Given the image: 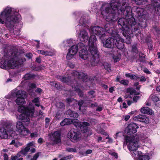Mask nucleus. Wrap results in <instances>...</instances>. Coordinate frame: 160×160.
I'll use <instances>...</instances> for the list:
<instances>
[{
  "label": "nucleus",
  "instance_id": "obj_1",
  "mask_svg": "<svg viewBox=\"0 0 160 160\" xmlns=\"http://www.w3.org/2000/svg\"><path fill=\"white\" fill-rule=\"evenodd\" d=\"M100 10L103 18L109 22H116L119 14H123L125 16V18H120L118 23L122 27V34L126 38L125 42L130 44V36L135 34L138 29L135 28L137 23L132 16V10L129 5L128 0H112L109 3L103 4Z\"/></svg>",
  "mask_w": 160,
  "mask_h": 160
},
{
  "label": "nucleus",
  "instance_id": "obj_2",
  "mask_svg": "<svg viewBox=\"0 0 160 160\" xmlns=\"http://www.w3.org/2000/svg\"><path fill=\"white\" fill-rule=\"evenodd\" d=\"M21 18L18 12L10 7H7L0 13V23L4 24L11 32Z\"/></svg>",
  "mask_w": 160,
  "mask_h": 160
},
{
  "label": "nucleus",
  "instance_id": "obj_3",
  "mask_svg": "<svg viewBox=\"0 0 160 160\" xmlns=\"http://www.w3.org/2000/svg\"><path fill=\"white\" fill-rule=\"evenodd\" d=\"M110 26L109 24H107L104 28L106 32L110 34L112 38H108L105 40L102 39L101 41L103 46L107 48H111L115 45L118 49H123L124 40L121 38L115 28L113 27L110 28Z\"/></svg>",
  "mask_w": 160,
  "mask_h": 160
},
{
  "label": "nucleus",
  "instance_id": "obj_4",
  "mask_svg": "<svg viewBox=\"0 0 160 160\" xmlns=\"http://www.w3.org/2000/svg\"><path fill=\"white\" fill-rule=\"evenodd\" d=\"M24 60L12 51L5 52L0 62V68L4 69H13L21 65Z\"/></svg>",
  "mask_w": 160,
  "mask_h": 160
},
{
  "label": "nucleus",
  "instance_id": "obj_5",
  "mask_svg": "<svg viewBox=\"0 0 160 160\" xmlns=\"http://www.w3.org/2000/svg\"><path fill=\"white\" fill-rule=\"evenodd\" d=\"M90 36L89 39L90 50L91 53H94L96 57H98L97 54V39L96 35L98 36L101 40L104 38L106 36L105 28L98 26L91 27L89 30Z\"/></svg>",
  "mask_w": 160,
  "mask_h": 160
},
{
  "label": "nucleus",
  "instance_id": "obj_6",
  "mask_svg": "<svg viewBox=\"0 0 160 160\" xmlns=\"http://www.w3.org/2000/svg\"><path fill=\"white\" fill-rule=\"evenodd\" d=\"M88 50L89 52V53L88 51V47L87 45L82 42L78 43L79 47V56L82 59L85 60L88 59V61L90 62L91 66L94 67L97 66L99 62V52L97 48V54L98 57H96L94 53H91L90 50V46L89 44Z\"/></svg>",
  "mask_w": 160,
  "mask_h": 160
},
{
  "label": "nucleus",
  "instance_id": "obj_7",
  "mask_svg": "<svg viewBox=\"0 0 160 160\" xmlns=\"http://www.w3.org/2000/svg\"><path fill=\"white\" fill-rule=\"evenodd\" d=\"M34 110V106L32 103H30L28 107H27L24 106H19L18 108V111L22 113L19 115H16V118L17 119L22 121V122H26V124L28 125L30 122L29 116H33Z\"/></svg>",
  "mask_w": 160,
  "mask_h": 160
},
{
  "label": "nucleus",
  "instance_id": "obj_8",
  "mask_svg": "<svg viewBox=\"0 0 160 160\" xmlns=\"http://www.w3.org/2000/svg\"><path fill=\"white\" fill-rule=\"evenodd\" d=\"M85 16H82L79 20V24L76 27V30L80 41L87 42L89 41V36L88 32L83 28L86 26L87 21Z\"/></svg>",
  "mask_w": 160,
  "mask_h": 160
},
{
  "label": "nucleus",
  "instance_id": "obj_9",
  "mask_svg": "<svg viewBox=\"0 0 160 160\" xmlns=\"http://www.w3.org/2000/svg\"><path fill=\"white\" fill-rule=\"evenodd\" d=\"M72 123L77 128L81 129L82 132L86 133L87 136L89 135L90 129L88 126H89L90 124L88 122H84L81 123L77 119L65 118L60 123V124L61 126H64Z\"/></svg>",
  "mask_w": 160,
  "mask_h": 160
},
{
  "label": "nucleus",
  "instance_id": "obj_10",
  "mask_svg": "<svg viewBox=\"0 0 160 160\" xmlns=\"http://www.w3.org/2000/svg\"><path fill=\"white\" fill-rule=\"evenodd\" d=\"M125 140L126 144H128V148L133 157H136L138 155L139 153H140L137 150L139 146L138 143L139 138L138 136H127L125 137Z\"/></svg>",
  "mask_w": 160,
  "mask_h": 160
},
{
  "label": "nucleus",
  "instance_id": "obj_11",
  "mask_svg": "<svg viewBox=\"0 0 160 160\" xmlns=\"http://www.w3.org/2000/svg\"><path fill=\"white\" fill-rule=\"evenodd\" d=\"M69 77L70 76H57V78L62 82L67 83L68 84H69L71 82H73V83L75 84V85L71 84L72 87L73 89L72 91L76 92L78 93V94L80 97H82L83 95V93L78 88L77 85L78 84L77 82L75 80L72 81L73 79L72 78L71 79H70V78H69ZM71 84H72L71 83Z\"/></svg>",
  "mask_w": 160,
  "mask_h": 160
},
{
  "label": "nucleus",
  "instance_id": "obj_12",
  "mask_svg": "<svg viewBox=\"0 0 160 160\" xmlns=\"http://www.w3.org/2000/svg\"><path fill=\"white\" fill-rule=\"evenodd\" d=\"M51 142L46 143L47 146L49 148L56 144L60 143L61 142V133L59 131H56L49 134Z\"/></svg>",
  "mask_w": 160,
  "mask_h": 160
},
{
  "label": "nucleus",
  "instance_id": "obj_13",
  "mask_svg": "<svg viewBox=\"0 0 160 160\" xmlns=\"http://www.w3.org/2000/svg\"><path fill=\"white\" fill-rule=\"evenodd\" d=\"M24 92L21 90H18L17 89H15L12 91V96L17 97L15 100V102L17 104L22 105L24 104L25 101L23 97Z\"/></svg>",
  "mask_w": 160,
  "mask_h": 160
},
{
  "label": "nucleus",
  "instance_id": "obj_14",
  "mask_svg": "<svg viewBox=\"0 0 160 160\" xmlns=\"http://www.w3.org/2000/svg\"><path fill=\"white\" fill-rule=\"evenodd\" d=\"M16 127L17 130L20 135L26 136L30 132L24 126L22 122L18 121Z\"/></svg>",
  "mask_w": 160,
  "mask_h": 160
},
{
  "label": "nucleus",
  "instance_id": "obj_15",
  "mask_svg": "<svg viewBox=\"0 0 160 160\" xmlns=\"http://www.w3.org/2000/svg\"><path fill=\"white\" fill-rule=\"evenodd\" d=\"M67 136L72 142H77L81 137L80 132L74 129H72L70 130L68 133Z\"/></svg>",
  "mask_w": 160,
  "mask_h": 160
},
{
  "label": "nucleus",
  "instance_id": "obj_16",
  "mask_svg": "<svg viewBox=\"0 0 160 160\" xmlns=\"http://www.w3.org/2000/svg\"><path fill=\"white\" fill-rule=\"evenodd\" d=\"M78 50H79L78 43L77 45H73L68 50V52L67 54V58L68 60H70L77 52Z\"/></svg>",
  "mask_w": 160,
  "mask_h": 160
},
{
  "label": "nucleus",
  "instance_id": "obj_17",
  "mask_svg": "<svg viewBox=\"0 0 160 160\" xmlns=\"http://www.w3.org/2000/svg\"><path fill=\"white\" fill-rule=\"evenodd\" d=\"M132 10L133 11L136 12L137 16L141 22L142 21V19L140 20L141 19H145L146 11L143 9L135 6L133 7Z\"/></svg>",
  "mask_w": 160,
  "mask_h": 160
},
{
  "label": "nucleus",
  "instance_id": "obj_18",
  "mask_svg": "<svg viewBox=\"0 0 160 160\" xmlns=\"http://www.w3.org/2000/svg\"><path fill=\"white\" fill-rule=\"evenodd\" d=\"M138 128V126L136 123H131L126 128L125 132L128 134H131L135 133L137 131V129Z\"/></svg>",
  "mask_w": 160,
  "mask_h": 160
},
{
  "label": "nucleus",
  "instance_id": "obj_19",
  "mask_svg": "<svg viewBox=\"0 0 160 160\" xmlns=\"http://www.w3.org/2000/svg\"><path fill=\"white\" fill-rule=\"evenodd\" d=\"M0 124L5 128V127L7 129V131L10 133L9 134H11L12 137L13 136L12 134L13 132H15V131L13 130V128L11 122L2 121L1 122Z\"/></svg>",
  "mask_w": 160,
  "mask_h": 160
},
{
  "label": "nucleus",
  "instance_id": "obj_20",
  "mask_svg": "<svg viewBox=\"0 0 160 160\" xmlns=\"http://www.w3.org/2000/svg\"><path fill=\"white\" fill-rule=\"evenodd\" d=\"M33 145V142H30L28 143L27 146L21 148V151L19 152L20 154L23 156H26L30 150L31 147Z\"/></svg>",
  "mask_w": 160,
  "mask_h": 160
},
{
  "label": "nucleus",
  "instance_id": "obj_21",
  "mask_svg": "<svg viewBox=\"0 0 160 160\" xmlns=\"http://www.w3.org/2000/svg\"><path fill=\"white\" fill-rule=\"evenodd\" d=\"M11 103V102L5 100V99H1L0 101V110L3 111L6 108L9 109Z\"/></svg>",
  "mask_w": 160,
  "mask_h": 160
},
{
  "label": "nucleus",
  "instance_id": "obj_22",
  "mask_svg": "<svg viewBox=\"0 0 160 160\" xmlns=\"http://www.w3.org/2000/svg\"><path fill=\"white\" fill-rule=\"evenodd\" d=\"M133 120L135 121H139L143 122L145 123H148L149 122V119L144 115L139 114L135 117Z\"/></svg>",
  "mask_w": 160,
  "mask_h": 160
},
{
  "label": "nucleus",
  "instance_id": "obj_23",
  "mask_svg": "<svg viewBox=\"0 0 160 160\" xmlns=\"http://www.w3.org/2000/svg\"><path fill=\"white\" fill-rule=\"evenodd\" d=\"M152 5L151 7L156 11L160 12V0H151Z\"/></svg>",
  "mask_w": 160,
  "mask_h": 160
},
{
  "label": "nucleus",
  "instance_id": "obj_24",
  "mask_svg": "<svg viewBox=\"0 0 160 160\" xmlns=\"http://www.w3.org/2000/svg\"><path fill=\"white\" fill-rule=\"evenodd\" d=\"M71 73L73 76H74L79 78L84 79L87 78V76L86 74L82 72L74 70L72 71Z\"/></svg>",
  "mask_w": 160,
  "mask_h": 160
},
{
  "label": "nucleus",
  "instance_id": "obj_25",
  "mask_svg": "<svg viewBox=\"0 0 160 160\" xmlns=\"http://www.w3.org/2000/svg\"><path fill=\"white\" fill-rule=\"evenodd\" d=\"M8 137V135L5 128H0V138L1 139H7Z\"/></svg>",
  "mask_w": 160,
  "mask_h": 160
},
{
  "label": "nucleus",
  "instance_id": "obj_26",
  "mask_svg": "<svg viewBox=\"0 0 160 160\" xmlns=\"http://www.w3.org/2000/svg\"><path fill=\"white\" fill-rule=\"evenodd\" d=\"M83 102V101L82 100H80L78 102V105L79 106V110L83 114L85 113L86 110V107H85Z\"/></svg>",
  "mask_w": 160,
  "mask_h": 160
},
{
  "label": "nucleus",
  "instance_id": "obj_27",
  "mask_svg": "<svg viewBox=\"0 0 160 160\" xmlns=\"http://www.w3.org/2000/svg\"><path fill=\"white\" fill-rule=\"evenodd\" d=\"M139 152H140V153H139L138 155L136 157H133L134 158H137L138 157V160H149V157L147 155H143L142 154V152L139 151Z\"/></svg>",
  "mask_w": 160,
  "mask_h": 160
},
{
  "label": "nucleus",
  "instance_id": "obj_28",
  "mask_svg": "<svg viewBox=\"0 0 160 160\" xmlns=\"http://www.w3.org/2000/svg\"><path fill=\"white\" fill-rule=\"evenodd\" d=\"M140 112L141 113L147 114L149 115H152V110L147 107H144L140 109Z\"/></svg>",
  "mask_w": 160,
  "mask_h": 160
},
{
  "label": "nucleus",
  "instance_id": "obj_29",
  "mask_svg": "<svg viewBox=\"0 0 160 160\" xmlns=\"http://www.w3.org/2000/svg\"><path fill=\"white\" fill-rule=\"evenodd\" d=\"M10 145H13L16 148H18L19 147L23 145V144L21 142H20L18 141H16L14 139L12 140L10 143Z\"/></svg>",
  "mask_w": 160,
  "mask_h": 160
},
{
  "label": "nucleus",
  "instance_id": "obj_30",
  "mask_svg": "<svg viewBox=\"0 0 160 160\" xmlns=\"http://www.w3.org/2000/svg\"><path fill=\"white\" fill-rule=\"evenodd\" d=\"M21 155L19 152L16 155H12L11 157V160H23L22 158H19Z\"/></svg>",
  "mask_w": 160,
  "mask_h": 160
},
{
  "label": "nucleus",
  "instance_id": "obj_31",
  "mask_svg": "<svg viewBox=\"0 0 160 160\" xmlns=\"http://www.w3.org/2000/svg\"><path fill=\"white\" fill-rule=\"evenodd\" d=\"M67 113L71 117L75 118H77L78 116V113L73 112L71 110H68L67 111Z\"/></svg>",
  "mask_w": 160,
  "mask_h": 160
},
{
  "label": "nucleus",
  "instance_id": "obj_32",
  "mask_svg": "<svg viewBox=\"0 0 160 160\" xmlns=\"http://www.w3.org/2000/svg\"><path fill=\"white\" fill-rule=\"evenodd\" d=\"M63 45L64 47H70L73 45V41L72 39H70L64 41L63 42Z\"/></svg>",
  "mask_w": 160,
  "mask_h": 160
},
{
  "label": "nucleus",
  "instance_id": "obj_33",
  "mask_svg": "<svg viewBox=\"0 0 160 160\" xmlns=\"http://www.w3.org/2000/svg\"><path fill=\"white\" fill-rule=\"evenodd\" d=\"M127 92H129L130 95H137L139 94V93L136 91V90L132 88H129L127 89Z\"/></svg>",
  "mask_w": 160,
  "mask_h": 160
},
{
  "label": "nucleus",
  "instance_id": "obj_34",
  "mask_svg": "<svg viewBox=\"0 0 160 160\" xmlns=\"http://www.w3.org/2000/svg\"><path fill=\"white\" fill-rule=\"evenodd\" d=\"M36 85L34 83H30L28 84V87L29 88L27 90L28 92L30 93V94L32 95V94L31 93L32 91V89L35 88Z\"/></svg>",
  "mask_w": 160,
  "mask_h": 160
},
{
  "label": "nucleus",
  "instance_id": "obj_35",
  "mask_svg": "<svg viewBox=\"0 0 160 160\" xmlns=\"http://www.w3.org/2000/svg\"><path fill=\"white\" fill-rule=\"evenodd\" d=\"M39 98H35L33 100H32V102L35 103V105L38 107L40 106L41 109H44L43 107L42 106H40L39 102Z\"/></svg>",
  "mask_w": 160,
  "mask_h": 160
},
{
  "label": "nucleus",
  "instance_id": "obj_36",
  "mask_svg": "<svg viewBox=\"0 0 160 160\" xmlns=\"http://www.w3.org/2000/svg\"><path fill=\"white\" fill-rule=\"evenodd\" d=\"M134 1L137 4L141 5L145 4L148 2V0H132Z\"/></svg>",
  "mask_w": 160,
  "mask_h": 160
},
{
  "label": "nucleus",
  "instance_id": "obj_37",
  "mask_svg": "<svg viewBox=\"0 0 160 160\" xmlns=\"http://www.w3.org/2000/svg\"><path fill=\"white\" fill-rule=\"evenodd\" d=\"M38 53H40L43 55H45V56H51V53L48 52L47 51H45L44 50H38Z\"/></svg>",
  "mask_w": 160,
  "mask_h": 160
},
{
  "label": "nucleus",
  "instance_id": "obj_38",
  "mask_svg": "<svg viewBox=\"0 0 160 160\" xmlns=\"http://www.w3.org/2000/svg\"><path fill=\"white\" fill-rule=\"evenodd\" d=\"M121 58V55L120 54L114 55L113 56V59L114 62H117L119 61Z\"/></svg>",
  "mask_w": 160,
  "mask_h": 160
},
{
  "label": "nucleus",
  "instance_id": "obj_39",
  "mask_svg": "<svg viewBox=\"0 0 160 160\" xmlns=\"http://www.w3.org/2000/svg\"><path fill=\"white\" fill-rule=\"evenodd\" d=\"M149 99H152V101L155 103L159 100V98L155 95L152 94L149 97Z\"/></svg>",
  "mask_w": 160,
  "mask_h": 160
},
{
  "label": "nucleus",
  "instance_id": "obj_40",
  "mask_svg": "<svg viewBox=\"0 0 160 160\" xmlns=\"http://www.w3.org/2000/svg\"><path fill=\"white\" fill-rule=\"evenodd\" d=\"M125 76L126 77L130 78L131 79L133 80L136 79L137 78V77L136 76L129 73H126Z\"/></svg>",
  "mask_w": 160,
  "mask_h": 160
},
{
  "label": "nucleus",
  "instance_id": "obj_41",
  "mask_svg": "<svg viewBox=\"0 0 160 160\" xmlns=\"http://www.w3.org/2000/svg\"><path fill=\"white\" fill-rule=\"evenodd\" d=\"M143 140L146 145H150L152 143L151 140L148 138H145L144 139H143Z\"/></svg>",
  "mask_w": 160,
  "mask_h": 160
},
{
  "label": "nucleus",
  "instance_id": "obj_42",
  "mask_svg": "<svg viewBox=\"0 0 160 160\" xmlns=\"http://www.w3.org/2000/svg\"><path fill=\"white\" fill-rule=\"evenodd\" d=\"M103 66L105 69L108 72L110 70V65L108 63L105 62L103 63Z\"/></svg>",
  "mask_w": 160,
  "mask_h": 160
},
{
  "label": "nucleus",
  "instance_id": "obj_43",
  "mask_svg": "<svg viewBox=\"0 0 160 160\" xmlns=\"http://www.w3.org/2000/svg\"><path fill=\"white\" fill-rule=\"evenodd\" d=\"M50 84L53 86H54L57 88L58 89H59L61 88L60 85H59V87H58V84L55 82L53 81L50 82Z\"/></svg>",
  "mask_w": 160,
  "mask_h": 160
},
{
  "label": "nucleus",
  "instance_id": "obj_44",
  "mask_svg": "<svg viewBox=\"0 0 160 160\" xmlns=\"http://www.w3.org/2000/svg\"><path fill=\"white\" fill-rule=\"evenodd\" d=\"M33 75L29 73L26 74L24 76V78L25 80L29 79L33 77Z\"/></svg>",
  "mask_w": 160,
  "mask_h": 160
},
{
  "label": "nucleus",
  "instance_id": "obj_45",
  "mask_svg": "<svg viewBox=\"0 0 160 160\" xmlns=\"http://www.w3.org/2000/svg\"><path fill=\"white\" fill-rule=\"evenodd\" d=\"M120 82L124 85H128L129 83V82L128 80L126 79H123L122 80H121L120 81Z\"/></svg>",
  "mask_w": 160,
  "mask_h": 160
},
{
  "label": "nucleus",
  "instance_id": "obj_46",
  "mask_svg": "<svg viewBox=\"0 0 160 160\" xmlns=\"http://www.w3.org/2000/svg\"><path fill=\"white\" fill-rule=\"evenodd\" d=\"M56 106L57 107L60 108H63L64 106L63 103L61 102L57 103Z\"/></svg>",
  "mask_w": 160,
  "mask_h": 160
},
{
  "label": "nucleus",
  "instance_id": "obj_47",
  "mask_svg": "<svg viewBox=\"0 0 160 160\" xmlns=\"http://www.w3.org/2000/svg\"><path fill=\"white\" fill-rule=\"evenodd\" d=\"M153 30L155 32L156 34H160V30L157 27H154L153 28Z\"/></svg>",
  "mask_w": 160,
  "mask_h": 160
},
{
  "label": "nucleus",
  "instance_id": "obj_48",
  "mask_svg": "<svg viewBox=\"0 0 160 160\" xmlns=\"http://www.w3.org/2000/svg\"><path fill=\"white\" fill-rule=\"evenodd\" d=\"M138 34L136 33H135L137 37V38L138 39H140L142 40H143V38H142V35L141 33L140 32H139V31H138Z\"/></svg>",
  "mask_w": 160,
  "mask_h": 160
},
{
  "label": "nucleus",
  "instance_id": "obj_49",
  "mask_svg": "<svg viewBox=\"0 0 160 160\" xmlns=\"http://www.w3.org/2000/svg\"><path fill=\"white\" fill-rule=\"evenodd\" d=\"M67 150L69 152H77V151L75 148H67Z\"/></svg>",
  "mask_w": 160,
  "mask_h": 160
},
{
  "label": "nucleus",
  "instance_id": "obj_50",
  "mask_svg": "<svg viewBox=\"0 0 160 160\" xmlns=\"http://www.w3.org/2000/svg\"><path fill=\"white\" fill-rule=\"evenodd\" d=\"M50 121V118H47L45 119V123H46V125H45V127L46 128H47L48 127L49 125V123Z\"/></svg>",
  "mask_w": 160,
  "mask_h": 160
},
{
  "label": "nucleus",
  "instance_id": "obj_51",
  "mask_svg": "<svg viewBox=\"0 0 160 160\" xmlns=\"http://www.w3.org/2000/svg\"><path fill=\"white\" fill-rule=\"evenodd\" d=\"M38 134L36 132L32 133L30 134V136L32 138H36L38 137Z\"/></svg>",
  "mask_w": 160,
  "mask_h": 160
},
{
  "label": "nucleus",
  "instance_id": "obj_52",
  "mask_svg": "<svg viewBox=\"0 0 160 160\" xmlns=\"http://www.w3.org/2000/svg\"><path fill=\"white\" fill-rule=\"evenodd\" d=\"M67 102L68 103L70 104L72 102H74L75 101L73 98H68L66 100Z\"/></svg>",
  "mask_w": 160,
  "mask_h": 160
},
{
  "label": "nucleus",
  "instance_id": "obj_53",
  "mask_svg": "<svg viewBox=\"0 0 160 160\" xmlns=\"http://www.w3.org/2000/svg\"><path fill=\"white\" fill-rule=\"evenodd\" d=\"M38 156V153H36L35 154L33 158L31 159V160H36Z\"/></svg>",
  "mask_w": 160,
  "mask_h": 160
},
{
  "label": "nucleus",
  "instance_id": "obj_54",
  "mask_svg": "<svg viewBox=\"0 0 160 160\" xmlns=\"http://www.w3.org/2000/svg\"><path fill=\"white\" fill-rule=\"evenodd\" d=\"M139 83L136 82L134 84V86L136 87V89L137 90H139L140 88V86H139Z\"/></svg>",
  "mask_w": 160,
  "mask_h": 160
},
{
  "label": "nucleus",
  "instance_id": "obj_55",
  "mask_svg": "<svg viewBox=\"0 0 160 160\" xmlns=\"http://www.w3.org/2000/svg\"><path fill=\"white\" fill-rule=\"evenodd\" d=\"M132 50L133 52H135V53H137L138 50L137 48L135 45H133L132 46Z\"/></svg>",
  "mask_w": 160,
  "mask_h": 160
},
{
  "label": "nucleus",
  "instance_id": "obj_56",
  "mask_svg": "<svg viewBox=\"0 0 160 160\" xmlns=\"http://www.w3.org/2000/svg\"><path fill=\"white\" fill-rule=\"evenodd\" d=\"M130 118V116L129 115H125L123 116V119L125 121H128Z\"/></svg>",
  "mask_w": 160,
  "mask_h": 160
},
{
  "label": "nucleus",
  "instance_id": "obj_57",
  "mask_svg": "<svg viewBox=\"0 0 160 160\" xmlns=\"http://www.w3.org/2000/svg\"><path fill=\"white\" fill-rule=\"evenodd\" d=\"M140 97L138 96H135L133 98V100L135 102H137V101L140 98Z\"/></svg>",
  "mask_w": 160,
  "mask_h": 160
},
{
  "label": "nucleus",
  "instance_id": "obj_58",
  "mask_svg": "<svg viewBox=\"0 0 160 160\" xmlns=\"http://www.w3.org/2000/svg\"><path fill=\"white\" fill-rule=\"evenodd\" d=\"M20 30L19 29H18V30H14L13 32V33L14 34L16 35H18L20 33Z\"/></svg>",
  "mask_w": 160,
  "mask_h": 160
},
{
  "label": "nucleus",
  "instance_id": "obj_59",
  "mask_svg": "<svg viewBox=\"0 0 160 160\" xmlns=\"http://www.w3.org/2000/svg\"><path fill=\"white\" fill-rule=\"evenodd\" d=\"M88 93H89V94L90 95H91L92 96H91V98H93L94 97V96L93 95L95 93L94 91H90Z\"/></svg>",
  "mask_w": 160,
  "mask_h": 160
},
{
  "label": "nucleus",
  "instance_id": "obj_60",
  "mask_svg": "<svg viewBox=\"0 0 160 160\" xmlns=\"http://www.w3.org/2000/svg\"><path fill=\"white\" fill-rule=\"evenodd\" d=\"M26 56L28 59H30L32 57V54L31 53H28L26 55Z\"/></svg>",
  "mask_w": 160,
  "mask_h": 160
},
{
  "label": "nucleus",
  "instance_id": "obj_61",
  "mask_svg": "<svg viewBox=\"0 0 160 160\" xmlns=\"http://www.w3.org/2000/svg\"><path fill=\"white\" fill-rule=\"evenodd\" d=\"M143 71L145 73H146L147 74H149L150 73V72L149 71V70L148 69H147L146 68H144V69L143 70Z\"/></svg>",
  "mask_w": 160,
  "mask_h": 160
},
{
  "label": "nucleus",
  "instance_id": "obj_62",
  "mask_svg": "<svg viewBox=\"0 0 160 160\" xmlns=\"http://www.w3.org/2000/svg\"><path fill=\"white\" fill-rule=\"evenodd\" d=\"M155 105L157 107H160V100L159 99L155 103Z\"/></svg>",
  "mask_w": 160,
  "mask_h": 160
},
{
  "label": "nucleus",
  "instance_id": "obj_63",
  "mask_svg": "<svg viewBox=\"0 0 160 160\" xmlns=\"http://www.w3.org/2000/svg\"><path fill=\"white\" fill-rule=\"evenodd\" d=\"M146 80V78L144 77H142L140 81L141 82H144Z\"/></svg>",
  "mask_w": 160,
  "mask_h": 160
},
{
  "label": "nucleus",
  "instance_id": "obj_64",
  "mask_svg": "<svg viewBox=\"0 0 160 160\" xmlns=\"http://www.w3.org/2000/svg\"><path fill=\"white\" fill-rule=\"evenodd\" d=\"M98 105V104L97 103L95 102L93 104H91V105H90V106L91 107H95L97 106Z\"/></svg>",
  "mask_w": 160,
  "mask_h": 160
}]
</instances>
